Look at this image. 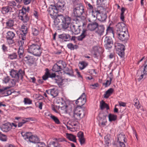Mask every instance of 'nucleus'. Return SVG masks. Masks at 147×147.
<instances>
[{"instance_id":"f257e3e1","label":"nucleus","mask_w":147,"mask_h":147,"mask_svg":"<svg viewBox=\"0 0 147 147\" xmlns=\"http://www.w3.org/2000/svg\"><path fill=\"white\" fill-rule=\"evenodd\" d=\"M71 21V18L69 16L60 15L55 19L54 23L58 30H65L68 28Z\"/></svg>"},{"instance_id":"f03ea898","label":"nucleus","mask_w":147,"mask_h":147,"mask_svg":"<svg viewBox=\"0 0 147 147\" xmlns=\"http://www.w3.org/2000/svg\"><path fill=\"white\" fill-rule=\"evenodd\" d=\"M117 34L119 40L126 41L129 35L126 25L123 22H119L116 25Z\"/></svg>"},{"instance_id":"7ed1b4c3","label":"nucleus","mask_w":147,"mask_h":147,"mask_svg":"<svg viewBox=\"0 0 147 147\" xmlns=\"http://www.w3.org/2000/svg\"><path fill=\"white\" fill-rule=\"evenodd\" d=\"M70 28L71 31L75 35L80 33L82 30L81 34L77 37V39L78 41L82 40L88 35V30L86 29H83V26H77L74 24H71L70 25Z\"/></svg>"},{"instance_id":"20e7f679","label":"nucleus","mask_w":147,"mask_h":147,"mask_svg":"<svg viewBox=\"0 0 147 147\" xmlns=\"http://www.w3.org/2000/svg\"><path fill=\"white\" fill-rule=\"evenodd\" d=\"M65 3L59 1L55 5H51L49 8V12L51 16H55L59 11H63L65 9Z\"/></svg>"},{"instance_id":"39448f33","label":"nucleus","mask_w":147,"mask_h":147,"mask_svg":"<svg viewBox=\"0 0 147 147\" xmlns=\"http://www.w3.org/2000/svg\"><path fill=\"white\" fill-rule=\"evenodd\" d=\"M41 43L38 39V42L36 41L31 45H29L28 49V52L35 56H39L42 52V49L41 47Z\"/></svg>"},{"instance_id":"423d86ee","label":"nucleus","mask_w":147,"mask_h":147,"mask_svg":"<svg viewBox=\"0 0 147 147\" xmlns=\"http://www.w3.org/2000/svg\"><path fill=\"white\" fill-rule=\"evenodd\" d=\"M22 136L25 140L28 139L30 142L34 143H40L39 138L36 136L33 135L30 132H22L21 133Z\"/></svg>"},{"instance_id":"0eeeda50","label":"nucleus","mask_w":147,"mask_h":147,"mask_svg":"<svg viewBox=\"0 0 147 147\" xmlns=\"http://www.w3.org/2000/svg\"><path fill=\"white\" fill-rule=\"evenodd\" d=\"M9 74L12 78H15L17 80L19 79L22 80L23 76L25 75V71L21 69L18 70L12 69L9 71Z\"/></svg>"},{"instance_id":"6e6552de","label":"nucleus","mask_w":147,"mask_h":147,"mask_svg":"<svg viewBox=\"0 0 147 147\" xmlns=\"http://www.w3.org/2000/svg\"><path fill=\"white\" fill-rule=\"evenodd\" d=\"M126 142L124 134L121 133L118 136L117 143L115 144V147H125V145L123 142L126 143Z\"/></svg>"},{"instance_id":"1a4fd4ad","label":"nucleus","mask_w":147,"mask_h":147,"mask_svg":"<svg viewBox=\"0 0 147 147\" xmlns=\"http://www.w3.org/2000/svg\"><path fill=\"white\" fill-rule=\"evenodd\" d=\"M84 7L81 4H77L73 9V13L76 17H80L84 12Z\"/></svg>"},{"instance_id":"9d476101","label":"nucleus","mask_w":147,"mask_h":147,"mask_svg":"<svg viewBox=\"0 0 147 147\" xmlns=\"http://www.w3.org/2000/svg\"><path fill=\"white\" fill-rule=\"evenodd\" d=\"M104 42V47L107 49L109 50L112 47L113 42L112 38L110 36H105L103 37Z\"/></svg>"},{"instance_id":"9b49d317","label":"nucleus","mask_w":147,"mask_h":147,"mask_svg":"<svg viewBox=\"0 0 147 147\" xmlns=\"http://www.w3.org/2000/svg\"><path fill=\"white\" fill-rule=\"evenodd\" d=\"M115 45L117 53L121 57H123L124 55V51L125 49V47L122 44L117 43Z\"/></svg>"},{"instance_id":"f8f14e48","label":"nucleus","mask_w":147,"mask_h":147,"mask_svg":"<svg viewBox=\"0 0 147 147\" xmlns=\"http://www.w3.org/2000/svg\"><path fill=\"white\" fill-rule=\"evenodd\" d=\"M86 101V95L85 93H83L76 100V103L78 105V107H81V106L84 105Z\"/></svg>"},{"instance_id":"ddd939ff","label":"nucleus","mask_w":147,"mask_h":147,"mask_svg":"<svg viewBox=\"0 0 147 147\" xmlns=\"http://www.w3.org/2000/svg\"><path fill=\"white\" fill-rule=\"evenodd\" d=\"M103 49L101 47L95 46L93 48L92 54L95 58H98L99 55L103 52Z\"/></svg>"},{"instance_id":"4468645a","label":"nucleus","mask_w":147,"mask_h":147,"mask_svg":"<svg viewBox=\"0 0 147 147\" xmlns=\"http://www.w3.org/2000/svg\"><path fill=\"white\" fill-rule=\"evenodd\" d=\"M57 138H53L49 140L48 141V147H61L60 144L57 141Z\"/></svg>"},{"instance_id":"2eb2a0df","label":"nucleus","mask_w":147,"mask_h":147,"mask_svg":"<svg viewBox=\"0 0 147 147\" xmlns=\"http://www.w3.org/2000/svg\"><path fill=\"white\" fill-rule=\"evenodd\" d=\"M94 20H92L89 18L88 19V21L90 23L88 24L87 26V28L91 31H93L95 30L98 26V23L95 22H92Z\"/></svg>"},{"instance_id":"dca6fc26","label":"nucleus","mask_w":147,"mask_h":147,"mask_svg":"<svg viewBox=\"0 0 147 147\" xmlns=\"http://www.w3.org/2000/svg\"><path fill=\"white\" fill-rule=\"evenodd\" d=\"M57 39L58 40L62 42L69 41L71 39V36L68 34H62L58 35Z\"/></svg>"},{"instance_id":"f3484780","label":"nucleus","mask_w":147,"mask_h":147,"mask_svg":"<svg viewBox=\"0 0 147 147\" xmlns=\"http://www.w3.org/2000/svg\"><path fill=\"white\" fill-rule=\"evenodd\" d=\"M15 33L10 31H9L7 33L6 38L9 44H12L14 42L13 38L15 36Z\"/></svg>"},{"instance_id":"a211bd4d","label":"nucleus","mask_w":147,"mask_h":147,"mask_svg":"<svg viewBox=\"0 0 147 147\" xmlns=\"http://www.w3.org/2000/svg\"><path fill=\"white\" fill-rule=\"evenodd\" d=\"M35 59L34 57L29 55H27L24 58V60L29 66H31L34 64Z\"/></svg>"},{"instance_id":"6ab92c4d","label":"nucleus","mask_w":147,"mask_h":147,"mask_svg":"<svg viewBox=\"0 0 147 147\" xmlns=\"http://www.w3.org/2000/svg\"><path fill=\"white\" fill-rule=\"evenodd\" d=\"M12 126L11 123H6L0 127L1 129L3 132H7L10 130L12 128Z\"/></svg>"},{"instance_id":"aec40b11","label":"nucleus","mask_w":147,"mask_h":147,"mask_svg":"<svg viewBox=\"0 0 147 147\" xmlns=\"http://www.w3.org/2000/svg\"><path fill=\"white\" fill-rule=\"evenodd\" d=\"M63 63H64V62L61 61L54 64L52 69L53 71L55 72H59L60 71L61 69V66L60 64V63L63 64Z\"/></svg>"},{"instance_id":"412c9836","label":"nucleus","mask_w":147,"mask_h":147,"mask_svg":"<svg viewBox=\"0 0 147 147\" xmlns=\"http://www.w3.org/2000/svg\"><path fill=\"white\" fill-rule=\"evenodd\" d=\"M19 19L24 23H26L29 20V16L26 13H22L21 14L19 13Z\"/></svg>"},{"instance_id":"4be33fe9","label":"nucleus","mask_w":147,"mask_h":147,"mask_svg":"<svg viewBox=\"0 0 147 147\" xmlns=\"http://www.w3.org/2000/svg\"><path fill=\"white\" fill-rule=\"evenodd\" d=\"M82 114H84L83 110L81 107H77L74 109V115H76L77 116L80 117Z\"/></svg>"},{"instance_id":"5701e85b","label":"nucleus","mask_w":147,"mask_h":147,"mask_svg":"<svg viewBox=\"0 0 147 147\" xmlns=\"http://www.w3.org/2000/svg\"><path fill=\"white\" fill-rule=\"evenodd\" d=\"M97 30L96 31V33L100 36L102 35L104 32L105 29V27L102 25H98L97 27Z\"/></svg>"},{"instance_id":"b1692460","label":"nucleus","mask_w":147,"mask_h":147,"mask_svg":"<svg viewBox=\"0 0 147 147\" xmlns=\"http://www.w3.org/2000/svg\"><path fill=\"white\" fill-rule=\"evenodd\" d=\"M12 8L9 6L3 7L1 9V12L4 14H7L12 11Z\"/></svg>"},{"instance_id":"393cba45","label":"nucleus","mask_w":147,"mask_h":147,"mask_svg":"<svg viewBox=\"0 0 147 147\" xmlns=\"http://www.w3.org/2000/svg\"><path fill=\"white\" fill-rule=\"evenodd\" d=\"M100 109L102 110H103L105 108L107 110L109 109L108 105L103 100H102L100 101Z\"/></svg>"},{"instance_id":"a878e982","label":"nucleus","mask_w":147,"mask_h":147,"mask_svg":"<svg viewBox=\"0 0 147 147\" xmlns=\"http://www.w3.org/2000/svg\"><path fill=\"white\" fill-rule=\"evenodd\" d=\"M59 91L57 89L53 88L51 89L50 94L51 95L55 97L57 96L59 94Z\"/></svg>"},{"instance_id":"bb28decb","label":"nucleus","mask_w":147,"mask_h":147,"mask_svg":"<svg viewBox=\"0 0 147 147\" xmlns=\"http://www.w3.org/2000/svg\"><path fill=\"white\" fill-rule=\"evenodd\" d=\"M49 78H52L53 80H54V82L58 84H59V83L58 79L57 78H58V76H56L55 73H52L51 74L49 73Z\"/></svg>"},{"instance_id":"cd10ccee","label":"nucleus","mask_w":147,"mask_h":147,"mask_svg":"<svg viewBox=\"0 0 147 147\" xmlns=\"http://www.w3.org/2000/svg\"><path fill=\"white\" fill-rule=\"evenodd\" d=\"M66 136L67 138L69 140L74 142H76V136L74 135L67 133L66 134Z\"/></svg>"},{"instance_id":"c85d7f7f","label":"nucleus","mask_w":147,"mask_h":147,"mask_svg":"<svg viewBox=\"0 0 147 147\" xmlns=\"http://www.w3.org/2000/svg\"><path fill=\"white\" fill-rule=\"evenodd\" d=\"M64 71L65 74L69 76H72L73 75V71L71 69H69L67 67H65Z\"/></svg>"},{"instance_id":"c756f323","label":"nucleus","mask_w":147,"mask_h":147,"mask_svg":"<svg viewBox=\"0 0 147 147\" xmlns=\"http://www.w3.org/2000/svg\"><path fill=\"white\" fill-rule=\"evenodd\" d=\"M88 65V62L82 61L79 63V66L80 69L81 70H82L87 66Z\"/></svg>"},{"instance_id":"7c9ffc66","label":"nucleus","mask_w":147,"mask_h":147,"mask_svg":"<svg viewBox=\"0 0 147 147\" xmlns=\"http://www.w3.org/2000/svg\"><path fill=\"white\" fill-rule=\"evenodd\" d=\"M98 20L101 21L103 22L105 21L107 18V14L106 13H102L100 14L99 16H98Z\"/></svg>"},{"instance_id":"2f4dec72","label":"nucleus","mask_w":147,"mask_h":147,"mask_svg":"<svg viewBox=\"0 0 147 147\" xmlns=\"http://www.w3.org/2000/svg\"><path fill=\"white\" fill-rule=\"evenodd\" d=\"M110 34V35L114 37V31L113 30V28L109 26L107 27L106 30V34Z\"/></svg>"},{"instance_id":"473e14b6","label":"nucleus","mask_w":147,"mask_h":147,"mask_svg":"<svg viewBox=\"0 0 147 147\" xmlns=\"http://www.w3.org/2000/svg\"><path fill=\"white\" fill-rule=\"evenodd\" d=\"M47 115L50 116L51 118L52 119L56 124H59L60 123V122L59 120L56 117L50 114H49Z\"/></svg>"},{"instance_id":"72a5a7b5","label":"nucleus","mask_w":147,"mask_h":147,"mask_svg":"<svg viewBox=\"0 0 147 147\" xmlns=\"http://www.w3.org/2000/svg\"><path fill=\"white\" fill-rule=\"evenodd\" d=\"M113 91V88H111L108 89L106 92V93L104 95V98H108L112 94Z\"/></svg>"},{"instance_id":"f704fd0d","label":"nucleus","mask_w":147,"mask_h":147,"mask_svg":"<svg viewBox=\"0 0 147 147\" xmlns=\"http://www.w3.org/2000/svg\"><path fill=\"white\" fill-rule=\"evenodd\" d=\"M30 9L29 7H28L27 8L26 7H23L22 9L20 10L19 12V13L21 14L22 13H26L27 12L28 13Z\"/></svg>"},{"instance_id":"c9c22d12","label":"nucleus","mask_w":147,"mask_h":147,"mask_svg":"<svg viewBox=\"0 0 147 147\" xmlns=\"http://www.w3.org/2000/svg\"><path fill=\"white\" fill-rule=\"evenodd\" d=\"M68 48L71 50H74V49H76L78 48V46L76 45H73L71 43H69L67 45Z\"/></svg>"},{"instance_id":"e433bc0d","label":"nucleus","mask_w":147,"mask_h":147,"mask_svg":"<svg viewBox=\"0 0 147 147\" xmlns=\"http://www.w3.org/2000/svg\"><path fill=\"white\" fill-rule=\"evenodd\" d=\"M46 72L43 76L42 78L43 80H47V79L49 78V70L48 68H46L45 69Z\"/></svg>"},{"instance_id":"4c0bfd02","label":"nucleus","mask_w":147,"mask_h":147,"mask_svg":"<svg viewBox=\"0 0 147 147\" xmlns=\"http://www.w3.org/2000/svg\"><path fill=\"white\" fill-rule=\"evenodd\" d=\"M109 120L110 121H115L116 120L117 116L116 115L113 114H109Z\"/></svg>"},{"instance_id":"58836bf2","label":"nucleus","mask_w":147,"mask_h":147,"mask_svg":"<svg viewBox=\"0 0 147 147\" xmlns=\"http://www.w3.org/2000/svg\"><path fill=\"white\" fill-rule=\"evenodd\" d=\"M14 21L12 20H9L6 22V24L7 27L8 28H11L14 25Z\"/></svg>"},{"instance_id":"ea45409f","label":"nucleus","mask_w":147,"mask_h":147,"mask_svg":"<svg viewBox=\"0 0 147 147\" xmlns=\"http://www.w3.org/2000/svg\"><path fill=\"white\" fill-rule=\"evenodd\" d=\"M24 53V50L23 47H19L18 51V54L20 58H22L23 57V54Z\"/></svg>"},{"instance_id":"a19ab883","label":"nucleus","mask_w":147,"mask_h":147,"mask_svg":"<svg viewBox=\"0 0 147 147\" xmlns=\"http://www.w3.org/2000/svg\"><path fill=\"white\" fill-rule=\"evenodd\" d=\"M133 102L134 103V105L137 109H139L140 108V107L139 105L140 102L137 98H135Z\"/></svg>"},{"instance_id":"79ce46f5","label":"nucleus","mask_w":147,"mask_h":147,"mask_svg":"<svg viewBox=\"0 0 147 147\" xmlns=\"http://www.w3.org/2000/svg\"><path fill=\"white\" fill-rule=\"evenodd\" d=\"M17 57V55L16 53H13L12 54L8 55V58L11 59H16Z\"/></svg>"},{"instance_id":"37998d69","label":"nucleus","mask_w":147,"mask_h":147,"mask_svg":"<svg viewBox=\"0 0 147 147\" xmlns=\"http://www.w3.org/2000/svg\"><path fill=\"white\" fill-rule=\"evenodd\" d=\"M21 31L24 34H26L28 32V28L27 26L23 25L22 26L21 28Z\"/></svg>"},{"instance_id":"c03bdc74","label":"nucleus","mask_w":147,"mask_h":147,"mask_svg":"<svg viewBox=\"0 0 147 147\" xmlns=\"http://www.w3.org/2000/svg\"><path fill=\"white\" fill-rule=\"evenodd\" d=\"M121 13L120 16V19L122 21H124V14L125 11V9L124 7H122L121 9Z\"/></svg>"},{"instance_id":"a18cd8bd","label":"nucleus","mask_w":147,"mask_h":147,"mask_svg":"<svg viewBox=\"0 0 147 147\" xmlns=\"http://www.w3.org/2000/svg\"><path fill=\"white\" fill-rule=\"evenodd\" d=\"M86 4L87 8L88 9L92 11V12L93 13L94 11V10H93V7L91 5V4L90 3L88 2H86Z\"/></svg>"},{"instance_id":"49530a36","label":"nucleus","mask_w":147,"mask_h":147,"mask_svg":"<svg viewBox=\"0 0 147 147\" xmlns=\"http://www.w3.org/2000/svg\"><path fill=\"white\" fill-rule=\"evenodd\" d=\"M32 32L34 36H36L38 35L39 31L35 28H32Z\"/></svg>"},{"instance_id":"de8ad7c7","label":"nucleus","mask_w":147,"mask_h":147,"mask_svg":"<svg viewBox=\"0 0 147 147\" xmlns=\"http://www.w3.org/2000/svg\"><path fill=\"white\" fill-rule=\"evenodd\" d=\"M0 140L2 141H5L7 140V138L5 135L2 134L0 131Z\"/></svg>"},{"instance_id":"09e8293b","label":"nucleus","mask_w":147,"mask_h":147,"mask_svg":"<svg viewBox=\"0 0 147 147\" xmlns=\"http://www.w3.org/2000/svg\"><path fill=\"white\" fill-rule=\"evenodd\" d=\"M10 88L9 87H3L1 88H0V93H2L3 94L5 95V91L7 89Z\"/></svg>"},{"instance_id":"8fccbe9b","label":"nucleus","mask_w":147,"mask_h":147,"mask_svg":"<svg viewBox=\"0 0 147 147\" xmlns=\"http://www.w3.org/2000/svg\"><path fill=\"white\" fill-rule=\"evenodd\" d=\"M24 102L25 104H31L32 103V101L28 98H25Z\"/></svg>"},{"instance_id":"3c124183","label":"nucleus","mask_w":147,"mask_h":147,"mask_svg":"<svg viewBox=\"0 0 147 147\" xmlns=\"http://www.w3.org/2000/svg\"><path fill=\"white\" fill-rule=\"evenodd\" d=\"M9 6H11L12 7H14L16 5V2L13 1H9L8 3Z\"/></svg>"},{"instance_id":"603ef678","label":"nucleus","mask_w":147,"mask_h":147,"mask_svg":"<svg viewBox=\"0 0 147 147\" xmlns=\"http://www.w3.org/2000/svg\"><path fill=\"white\" fill-rule=\"evenodd\" d=\"M105 142L106 144H108L110 142V140L109 137L107 135L105 136L104 138Z\"/></svg>"},{"instance_id":"864d4df0","label":"nucleus","mask_w":147,"mask_h":147,"mask_svg":"<svg viewBox=\"0 0 147 147\" xmlns=\"http://www.w3.org/2000/svg\"><path fill=\"white\" fill-rule=\"evenodd\" d=\"M77 136L79 139H80L82 138H84V133L82 132L79 131L77 134Z\"/></svg>"},{"instance_id":"5fc2aeb1","label":"nucleus","mask_w":147,"mask_h":147,"mask_svg":"<svg viewBox=\"0 0 147 147\" xmlns=\"http://www.w3.org/2000/svg\"><path fill=\"white\" fill-rule=\"evenodd\" d=\"M112 78H109V80H107L106 83L105 84V86L107 87L108 86H109L111 83V81L112 80Z\"/></svg>"},{"instance_id":"6e6d98bb","label":"nucleus","mask_w":147,"mask_h":147,"mask_svg":"<svg viewBox=\"0 0 147 147\" xmlns=\"http://www.w3.org/2000/svg\"><path fill=\"white\" fill-rule=\"evenodd\" d=\"M65 102L64 101H63V98H57V99L56 102L58 104H61L62 105L63 102Z\"/></svg>"},{"instance_id":"4d7b16f0","label":"nucleus","mask_w":147,"mask_h":147,"mask_svg":"<svg viewBox=\"0 0 147 147\" xmlns=\"http://www.w3.org/2000/svg\"><path fill=\"white\" fill-rule=\"evenodd\" d=\"M21 36H20V40H23L25 41L26 40V34H21Z\"/></svg>"},{"instance_id":"13d9d810","label":"nucleus","mask_w":147,"mask_h":147,"mask_svg":"<svg viewBox=\"0 0 147 147\" xmlns=\"http://www.w3.org/2000/svg\"><path fill=\"white\" fill-rule=\"evenodd\" d=\"M27 121H25L23 119L22 122H20L18 123V127H20L22 126L23 125L26 123Z\"/></svg>"},{"instance_id":"bf43d9fd","label":"nucleus","mask_w":147,"mask_h":147,"mask_svg":"<svg viewBox=\"0 0 147 147\" xmlns=\"http://www.w3.org/2000/svg\"><path fill=\"white\" fill-rule=\"evenodd\" d=\"M12 92L11 91V90H7V89L6 90V91H5V95L4 96H9L11 94Z\"/></svg>"},{"instance_id":"052dcab7","label":"nucleus","mask_w":147,"mask_h":147,"mask_svg":"<svg viewBox=\"0 0 147 147\" xmlns=\"http://www.w3.org/2000/svg\"><path fill=\"white\" fill-rule=\"evenodd\" d=\"M79 140L81 145L85 144V139L84 137L80 139H79Z\"/></svg>"},{"instance_id":"680f3d73","label":"nucleus","mask_w":147,"mask_h":147,"mask_svg":"<svg viewBox=\"0 0 147 147\" xmlns=\"http://www.w3.org/2000/svg\"><path fill=\"white\" fill-rule=\"evenodd\" d=\"M10 80V78L8 76H7L5 77L3 80V81L5 83H8Z\"/></svg>"},{"instance_id":"e2e57ef3","label":"nucleus","mask_w":147,"mask_h":147,"mask_svg":"<svg viewBox=\"0 0 147 147\" xmlns=\"http://www.w3.org/2000/svg\"><path fill=\"white\" fill-rule=\"evenodd\" d=\"M103 1L104 0H97L96 3L97 5L99 6L102 5Z\"/></svg>"},{"instance_id":"0e129e2a","label":"nucleus","mask_w":147,"mask_h":147,"mask_svg":"<svg viewBox=\"0 0 147 147\" xmlns=\"http://www.w3.org/2000/svg\"><path fill=\"white\" fill-rule=\"evenodd\" d=\"M19 45V47H23V46L24 44V41L23 40H20L18 41Z\"/></svg>"},{"instance_id":"69168bd1","label":"nucleus","mask_w":147,"mask_h":147,"mask_svg":"<svg viewBox=\"0 0 147 147\" xmlns=\"http://www.w3.org/2000/svg\"><path fill=\"white\" fill-rule=\"evenodd\" d=\"M31 1V0H23V2L25 5H27L30 4Z\"/></svg>"},{"instance_id":"338daca9","label":"nucleus","mask_w":147,"mask_h":147,"mask_svg":"<svg viewBox=\"0 0 147 147\" xmlns=\"http://www.w3.org/2000/svg\"><path fill=\"white\" fill-rule=\"evenodd\" d=\"M2 49L4 52L7 51V47L5 45H2Z\"/></svg>"},{"instance_id":"774afa93","label":"nucleus","mask_w":147,"mask_h":147,"mask_svg":"<svg viewBox=\"0 0 147 147\" xmlns=\"http://www.w3.org/2000/svg\"><path fill=\"white\" fill-rule=\"evenodd\" d=\"M147 65H146L144 66V70L143 71V73L144 74H146V69H147Z\"/></svg>"}]
</instances>
